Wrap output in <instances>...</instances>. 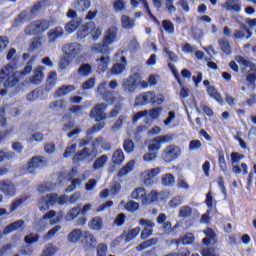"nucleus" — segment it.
Returning <instances> with one entry per match:
<instances>
[{
  "instance_id": "obj_1",
  "label": "nucleus",
  "mask_w": 256,
  "mask_h": 256,
  "mask_svg": "<svg viewBox=\"0 0 256 256\" xmlns=\"http://www.w3.org/2000/svg\"><path fill=\"white\" fill-rule=\"evenodd\" d=\"M17 68L7 64L0 70V83H3L5 89H13L19 83Z\"/></svg>"
},
{
  "instance_id": "obj_2",
  "label": "nucleus",
  "mask_w": 256,
  "mask_h": 256,
  "mask_svg": "<svg viewBox=\"0 0 256 256\" xmlns=\"http://www.w3.org/2000/svg\"><path fill=\"white\" fill-rule=\"evenodd\" d=\"M68 200L69 196L67 195L58 196L55 193L48 194L38 200V209L42 213H45V211H49V209L53 207V205H63L64 203H67Z\"/></svg>"
},
{
  "instance_id": "obj_3",
  "label": "nucleus",
  "mask_w": 256,
  "mask_h": 256,
  "mask_svg": "<svg viewBox=\"0 0 256 256\" xmlns=\"http://www.w3.org/2000/svg\"><path fill=\"white\" fill-rule=\"evenodd\" d=\"M115 41H117V27L112 26L105 31L103 43L93 45L92 51H95V53H108L109 45H113Z\"/></svg>"
},
{
  "instance_id": "obj_4",
  "label": "nucleus",
  "mask_w": 256,
  "mask_h": 256,
  "mask_svg": "<svg viewBox=\"0 0 256 256\" xmlns=\"http://www.w3.org/2000/svg\"><path fill=\"white\" fill-rule=\"evenodd\" d=\"M51 24L47 20H37L30 23L24 30L25 35H43Z\"/></svg>"
},
{
  "instance_id": "obj_5",
  "label": "nucleus",
  "mask_w": 256,
  "mask_h": 256,
  "mask_svg": "<svg viewBox=\"0 0 256 256\" xmlns=\"http://www.w3.org/2000/svg\"><path fill=\"white\" fill-rule=\"evenodd\" d=\"M45 165H47L45 157L35 156L21 168V171L24 175H29L31 173H35L37 169L45 167Z\"/></svg>"
},
{
  "instance_id": "obj_6",
  "label": "nucleus",
  "mask_w": 256,
  "mask_h": 256,
  "mask_svg": "<svg viewBox=\"0 0 256 256\" xmlns=\"http://www.w3.org/2000/svg\"><path fill=\"white\" fill-rule=\"evenodd\" d=\"M62 51L66 59H69V61H74L78 55H81L83 46L78 42L67 43L63 45Z\"/></svg>"
},
{
  "instance_id": "obj_7",
  "label": "nucleus",
  "mask_w": 256,
  "mask_h": 256,
  "mask_svg": "<svg viewBox=\"0 0 256 256\" xmlns=\"http://www.w3.org/2000/svg\"><path fill=\"white\" fill-rule=\"evenodd\" d=\"M230 157L232 161L233 173H235L236 175H247L249 167L245 163H242L241 167L238 165L240 161H243V159H245V156L237 152H232Z\"/></svg>"
},
{
  "instance_id": "obj_8",
  "label": "nucleus",
  "mask_w": 256,
  "mask_h": 256,
  "mask_svg": "<svg viewBox=\"0 0 256 256\" xmlns=\"http://www.w3.org/2000/svg\"><path fill=\"white\" fill-rule=\"evenodd\" d=\"M121 87L125 93L132 94L137 91V88L139 87V74H133L124 79Z\"/></svg>"
},
{
  "instance_id": "obj_9",
  "label": "nucleus",
  "mask_w": 256,
  "mask_h": 256,
  "mask_svg": "<svg viewBox=\"0 0 256 256\" xmlns=\"http://www.w3.org/2000/svg\"><path fill=\"white\" fill-rule=\"evenodd\" d=\"M157 175H161V167H156V168L145 170L141 174L142 183L146 187H151L155 183V181L153 179H155V177H157Z\"/></svg>"
},
{
  "instance_id": "obj_10",
  "label": "nucleus",
  "mask_w": 256,
  "mask_h": 256,
  "mask_svg": "<svg viewBox=\"0 0 256 256\" xmlns=\"http://www.w3.org/2000/svg\"><path fill=\"white\" fill-rule=\"evenodd\" d=\"M97 157L95 151L89 150V148H84L77 152L73 157V163H79V161H85L86 163H91L93 159Z\"/></svg>"
},
{
  "instance_id": "obj_11",
  "label": "nucleus",
  "mask_w": 256,
  "mask_h": 256,
  "mask_svg": "<svg viewBox=\"0 0 256 256\" xmlns=\"http://www.w3.org/2000/svg\"><path fill=\"white\" fill-rule=\"evenodd\" d=\"M181 155V148L176 146H168L165 148L162 152V159L166 163H171L172 161H175L177 157Z\"/></svg>"
},
{
  "instance_id": "obj_12",
  "label": "nucleus",
  "mask_w": 256,
  "mask_h": 256,
  "mask_svg": "<svg viewBox=\"0 0 256 256\" xmlns=\"http://www.w3.org/2000/svg\"><path fill=\"white\" fill-rule=\"evenodd\" d=\"M96 95L102 97V99L106 101V103H115L113 92L107 90V82H102L98 85L96 89Z\"/></svg>"
},
{
  "instance_id": "obj_13",
  "label": "nucleus",
  "mask_w": 256,
  "mask_h": 256,
  "mask_svg": "<svg viewBox=\"0 0 256 256\" xmlns=\"http://www.w3.org/2000/svg\"><path fill=\"white\" fill-rule=\"evenodd\" d=\"M105 111H107V104L101 103L97 104L91 111L90 117L92 119H96V121H101L103 119H107L109 117Z\"/></svg>"
},
{
  "instance_id": "obj_14",
  "label": "nucleus",
  "mask_w": 256,
  "mask_h": 256,
  "mask_svg": "<svg viewBox=\"0 0 256 256\" xmlns=\"http://www.w3.org/2000/svg\"><path fill=\"white\" fill-rule=\"evenodd\" d=\"M0 191L5 197H15V195H17V188L13 182L9 180L0 181Z\"/></svg>"
},
{
  "instance_id": "obj_15",
  "label": "nucleus",
  "mask_w": 256,
  "mask_h": 256,
  "mask_svg": "<svg viewBox=\"0 0 256 256\" xmlns=\"http://www.w3.org/2000/svg\"><path fill=\"white\" fill-rule=\"evenodd\" d=\"M139 225L143 227L141 239H149V237L153 235V227H155V223L148 219H140Z\"/></svg>"
},
{
  "instance_id": "obj_16",
  "label": "nucleus",
  "mask_w": 256,
  "mask_h": 256,
  "mask_svg": "<svg viewBox=\"0 0 256 256\" xmlns=\"http://www.w3.org/2000/svg\"><path fill=\"white\" fill-rule=\"evenodd\" d=\"M170 140L171 137L169 136H158L154 138L152 142L148 145V151H160L161 145H163V143H169Z\"/></svg>"
},
{
  "instance_id": "obj_17",
  "label": "nucleus",
  "mask_w": 256,
  "mask_h": 256,
  "mask_svg": "<svg viewBox=\"0 0 256 256\" xmlns=\"http://www.w3.org/2000/svg\"><path fill=\"white\" fill-rule=\"evenodd\" d=\"M64 213L62 211L55 212V210H50L46 214H44V219L49 221L52 225H57V223H61L63 221Z\"/></svg>"
},
{
  "instance_id": "obj_18",
  "label": "nucleus",
  "mask_w": 256,
  "mask_h": 256,
  "mask_svg": "<svg viewBox=\"0 0 256 256\" xmlns=\"http://www.w3.org/2000/svg\"><path fill=\"white\" fill-rule=\"evenodd\" d=\"M155 101V93L154 92H146L143 93L141 95H139L136 99H135V105H145L147 103H153L154 104Z\"/></svg>"
},
{
  "instance_id": "obj_19",
  "label": "nucleus",
  "mask_w": 256,
  "mask_h": 256,
  "mask_svg": "<svg viewBox=\"0 0 256 256\" xmlns=\"http://www.w3.org/2000/svg\"><path fill=\"white\" fill-rule=\"evenodd\" d=\"M43 71H45V66H39L34 70L32 76L30 77V82H32L33 85H41V83H43V79L45 77Z\"/></svg>"
},
{
  "instance_id": "obj_20",
  "label": "nucleus",
  "mask_w": 256,
  "mask_h": 256,
  "mask_svg": "<svg viewBox=\"0 0 256 256\" xmlns=\"http://www.w3.org/2000/svg\"><path fill=\"white\" fill-rule=\"evenodd\" d=\"M111 59L109 58V55H103L100 58L96 60V67L98 73H105L107 69L109 68V62Z\"/></svg>"
},
{
  "instance_id": "obj_21",
  "label": "nucleus",
  "mask_w": 256,
  "mask_h": 256,
  "mask_svg": "<svg viewBox=\"0 0 256 256\" xmlns=\"http://www.w3.org/2000/svg\"><path fill=\"white\" fill-rule=\"evenodd\" d=\"M25 201H27V198H19L14 200L10 205L9 212L5 208H0V217H3L4 215H9V213H13V211H17V208L21 207V205H23Z\"/></svg>"
},
{
  "instance_id": "obj_22",
  "label": "nucleus",
  "mask_w": 256,
  "mask_h": 256,
  "mask_svg": "<svg viewBox=\"0 0 256 256\" xmlns=\"http://www.w3.org/2000/svg\"><path fill=\"white\" fill-rule=\"evenodd\" d=\"M241 27L243 30H235L233 33L234 39H251V35H253V32L245 25L241 24Z\"/></svg>"
},
{
  "instance_id": "obj_23",
  "label": "nucleus",
  "mask_w": 256,
  "mask_h": 256,
  "mask_svg": "<svg viewBox=\"0 0 256 256\" xmlns=\"http://www.w3.org/2000/svg\"><path fill=\"white\" fill-rule=\"evenodd\" d=\"M63 35H64V31H63V28L61 27L50 29L47 32L48 43H55V41H57V39H61Z\"/></svg>"
},
{
  "instance_id": "obj_24",
  "label": "nucleus",
  "mask_w": 256,
  "mask_h": 256,
  "mask_svg": "<svg viewBox=\"0 0 256 256\" xmlns=\"http://www.w3.org/2000/svg\"><path fill=\"white\" fill-rule=\"evenodd\" d=\"M203 233L206 235V237L202 240V242L206 247H209V245H215V243H217V237L215 236L213 229L207 228L203 231Z\"/></svg>"
},
{
  "instance_id": "obj_25",
  "label": "nucleus",
  "mask_w": 256,
  "mask_h": 256,
  "mask_svg": "<svg viewBox=\"0 0 256 256\" xmlns=\"http://www.w3.org/2000/svg\"><path fill=\"white\" fill-rule=\"evenodd\" d=\"M147 195V190L143 187H138L134 189L131 193L132 199H135L136 201H140L141 205H145V197Z\"/></svg>"
},
{
  "instance_id": "obj_26",
  "label": "nucleus",
  "mask_w": 256,
  "mask_h": 256,
  "mask_svg": "<svg viewBox=\"0 0 256 256\" xmlns=\"http://www.w3.org/2000/svg\"><path fill=\"white\" fill-rule=\"evenodd\" d=\"M41 8V5L36 4L34 5V7L31 9L30 12H22L19 16H18V21H29V19H33V17H35V15H37V11H39V9Z\"/></svg>"
},
{
  "instance_id": "obj_27",
  "label": "nucleus",
  "mask_w": 256,
  "mask_h": 256,
  "mask_svg": "<svg viewBox=\"0 0 256 256\" xmlns=\"http://www.w3.org/2000/svg\"><path fill=\"white\" fill-rule=\"evenodd\" d=\"M83 235H84L83 230L76 228L68 234L67 241L68 243L76 244L78 241H81V239H83Z\"/></svg>"
},
{
  "instance_id": "obj_28",
  "label": "nucleus",
  "mask_w": 256,
  "mask_h": 256,
  "mask_svg": "<svg viewBox=\"0 0 256 256\" xmlns=\"http://www.w3.org/2000/svg\"><path fill=\"white\" fill-rule=\"evenodd\" d=\"M76 89L77 87H75V85H63L55 91L54 97H65V95L73 93V91H75Z\"/></svg>"
},
{
  "instance_id": "obj_29",
  "label": "nucleus",
  "mask_w": 256,
  "mask_h": 256,
  "mask_svg": "<svg viewBox=\"0 0 256 256\" xmlns=\"http://www.w3.org/2000/svg\"><path fill=\"white\" fill-rule=\"evenodd\" d=\"M126 66L127 59H125V57H121V62L114 64L110 70V73H112V75H121L124 73Z\"/></svg>"
},
{
  "instance_id": "obj_30",
  "label": "nucleus",
  "mask_w": 256,
  "mask_h": 256,
  "mask_svg": "<svg viewBox=\"0 0 256 256\" xmlns=\"http://www.w3.org/2000/svg\"><path fill=\"white\" fill-rule=\"evenodd\" d=\"M163 124L165 127L170 128L177 127V125H179V123H177V114H175V111L168 112V115L164 119Z\"/></svg>"
},
{
  "instance_id": "obj_31",
  "label": "nucleus",
  "mask_w": 256,
  "mask_h": 256,
  "mask_svg": "<svg viewBox=\"0 0 256 256\" xmlns=\"http://www.w3.org/2000/svg\"><path fill=\"white\" fill-rule=\"evenodd\" d=\"M91 29H93V22H88L83 26H80L77 32L78 39H85L87 35H90Z\"/></svg>"
},
{
  "instance_id": "obj_32",
  "label": "nucleus",
  "mask_w": 256,
  "mask_h": 256,
  "mask_svg": "<svg viewBox=\"0 0 256 256\" xmlns=\"http://www.w3.org/2000/svg\"><path fill=\"white\" fill-rule=\"evenodd\" d=\"M71 6L73 7V9L79 11V12H83V11H87V9H89L91 7V1L89 0H77L74 1Z\"/></svg>"
},
{
  "instance_id": "obj_33",
  "label": "nucleus",
  "mask_w": 256,
  "mask_h": 256,
  "mask_svg": "<svg viewBox=\"0 0 256 256\" xmlns=\"http://www.w3.org/2000/svg\"><path fill=\"white\" fill-rule=\"evenodd\" d=\"M22 225H25V221L23 220H18L9 224L4 228L3 235H9V233H13V231H17V229H21Z\"/></svg>"
},
{
  "instance_id": "obj_34",
  "label": "nucleus",
  "mask_w": 256,
  "mask_h": 256,
  "mask_svg": "<svg viewBox=\"0 0 256 256\" xmlns=\"http://www.w3.org/2000/svg\"><path fill=\"white\" fill-rule=\"evenodd\" d=\"M141 233V228L136 227L132 230H129L127 232H124L122 237L126 243H130V241H133Z\"/></svg>"
},
{
  "instance_id": "obj_35",
  "label": "nucleus",
  "mask_w": 256,
  "mask_h": 256,
  "mask_svg": "<svg viewBox=\"0 0 256 256\" xmlns=\"http://www.w3.org/2000/svg\"><path fill=\"white\" fill-rule=\"evenodd\" d=\"M57 85V72L51 71L47 75L46 79V89L47 91H51L53 87Z\"/></svg>"
},
{
  "instance_id": "obj_36",
  "label": "nucleus",
  "mask_w": 256,
  "mask_h": 256,
  "mask_svg": "<svg viewBox=\"0 0 256 256\" xmlns=\"http://www.w3.org/2000/svg\"><path fill=\"white\" fill-rule=\"evenodd\" d=\"M88 227L92 231H101L103 229V219L101 217H94L88 223Z\"/></svg>"
},
{
  "instance_id": "obj_37",
  "label": "nucleus",
  "mask_w": 256,
  "mask_h": 256,
  "mask_svg": "<svg viewBox=\"0 0 256 256\" xmlns=\"http://www.w3.org/2000/svg\"><path fill=\"white\" fill-rule=\"evenodd\" d=\"M80 213H81V210L79 209V207H74L70 209L64 218L66 223H71V221H75V219L79 217Z\"/></svg>"
},
{
  "instance_id": "obj_38",
  "label": "nucleus",
  "mask_w": 256,
  "mask_h": 256,
  "mask_svg": "<svg viewBox=\"0 0 256 256\" xmlns=\"http://www.w3.org/2000/svg\"><path fill=\"white\" fill-rule=\"evenodd\" d=\"M193 215V208L191 206H182L179 208L178 217L179 219H189Z\"/></svg>"
},
{
  "instance_id": "obj_39",
  "label": "nucleus",
  "mask_w": 256,
  "mask_h": 256,
  "mask_svg": "<svg viewBox=\"0 0 256 256\" xmlns=\"http://www.w3.org/2000/svg\"><path fill=\"white\" fill-rule=\"evenodd\" d=\"M83 237H84L83 243L85 247L90 248V247H93L95 243H97L95 236H93V234H91V232L89 231H84Z\"/></svg>"
},
{
  "instance_id": "obj_40",
  "label": "nucleus",
  "mask_w": 256,
  "mask_h": 256,
  "mask_svg": "<svg viewBox=\"0 0 256 256\" xmlns=\"http://www.w3.org/2000/svg\"><path fill=\"white\" fill-rule=\"evenodd\" d=\"M157 201H159L157 191L152 190L149 194H146V197L144 199V207H147L148 205H153V203H157Z\"/></svg>"
},
{
  "instance_id": "obj_41",
  "label": "nucleus",
  "mask_w": 256,
  "mask_h": 256,
  "mask_svg": "<svg viewBox=\"0 0 256 256\" xmlns=\"http://www.w3.org/2000/svg\"><path fill=\"white\" fill-rule=\"evenodd\" d=\"M224 9H226V11H235L236 13H239V11H241V5H239L237 0H228L224 4Z\"/></svg>"
},
{
  "instance_id": "obj_42",
  "label": "nucleus",
  "mask_w": 256,
  "mask_h": 256,
  "mask_svg": "<svg viewBox=\"0 0 256 256\" xmlns=\"http://www.w3.org/2000/svg\"><path fill=\"white\" fill-rule=\"evenodd\" d=\"M112 163L115 165H121V163H125V154L123 150L118 149L112 155Z\"/></svg>"
},
{
  "instance_id": "obj_43",
  "label": "nucleus",
  "mask_w": 256,
  "mask_h": 256,
  "mask_svg": "<svg viewBox=\"0 0 256 256\" xmlns=\"http://www.w3.org/2000/svg\"><path fill=\"white\" fill-rule=\"evenodd\" d=\"M161 183L164 187H173L175 185V176L171 173L162 175Z\"/></svg>"
},
{
  "instance_id": "obj_44",
  "label": "nucleus",
  "mask_w": 256,
  "mask_h": 256,
  "mask_svg": "<svg viewBox=\"0 0 256 256\" xmlns=\"http://www.w3.org/2000/svg\"><path fill=\"white\" fill-rule=\"evenodd\" d=\"M218 45L221 51L225 53V55H229L231 53V44L229 43V40L220 38L218 40Z\"/></svg>"
},
{
  "instance_id": "obj_45",
  "label": "nucleus",
  "mask_w": 256,
  "mask_h": 256,
  "mask_svg": "<svg viewBox=\"0 0 256 256\" xmlns=\"http://www.w3.org/2000/svg\"><path fill=\"white\" fill-rule=\"evenodd\" d=\"M109 161V158L107 155H102L98 159H96L93 163V169L94 171H97L99 169H103L105 167V164Z\"/></svg>"
},
{
  "instance_id": "obj_46",
  "label": "nucleus",
  "mask_w": 256,
  "mask_h": 256,
  "mask_svg": "<svg viewBox=\"0 0 256 256\" xmlns=\"http://www.w3.org/2000/svg\"><path fill=\"white\" fill-rule=\"evenodd\" d=\"M120 207H125L130 213H135L139 209V203L135 201H129L125 204V201L120 202Z\"/></svg>"
},
{
  "instance_id": "obj_47",
  "label": "nucleus",
  "mask_w": 256,
  "mask_h": 256,
  "mask_svg": "<svg viewBox=\"0 0 256 256\" xmlns=\"http://www.w3.org/2000/svg\"><path fill=\"white\" fill-rule=\"evenodd\" d=\"M135 167V161L131 160L129 161L118 173V177H125L128 173H131L133 171V168Z\"/></svg>"
},
{
  "instance_id": "obj_48",
  "label": "nucleus",
  "mask_w": 256,
  "mask_h": 256,
  "mask_svg": "<svg viewBox=\"0 0 256 256\" xmlns=\"http://www.w3.org/2000/svg\"><path fill=\"white\" fill-rule=\"evenodd\" d=\"M121 23L123 29H133L135 27V20H131V18L127 15H123L121 18Z\"/></svg>"
},
{
  "instance_id": "obj_49",
  "label": "nucleus",
  "mask_w": 256,
  "mask_h": 256,
  "mask_svg": "<svg viewBox=\"0 0 256 256\" xmlns=\"http://www.w3.org/2000/svg\"><path fill=\"white\" fill-rule=\"evenodd\" d=\"M236 61H237V63H239V65H242V67H248L249 69H251V71H256L255 64H253L251 61L243 58L242 56H237Z\"/></svg>"
},
{
  "instance_id": "obj_50",
  "label": "nucleus",
  "mask_w": 256,
  "mask_h": 256,
  "mask_svg": "<svg viewBox=\"0 0 256 256\" xmlns=\"http://www.w3.org/2000/svg\"><path fill=\"white\" fill-rule=\"evenodd\" d=\"M45 139V136L41 132L32 133L28 138V143H41Z\"/></svg>"
},
{
  "instance_id": "obj_51",
  "label": "nucleus",
  "mask_w": 256,
  "mask_h": 256,
  "mask_svg": "<svg viewBox=\"0 0 256 256\" xmlns=\"http://www.w3.org/2000/svg\"><path fill=\"white\" fill-rule=\"evenodd\" d=\"M208 95H210V97H212L213 99H215L218 103H220L221 105H223V97L221 96V94L217 93V90L215 89V87L213 86H209L208 89Z\"/></svg>"
},
{
  "instance_id": "obj_52",
  "label": "nucleus",
  "mask_w": 256,
  "mask_h": 256,
  "mask_svg": "<svg viewBox=\"0 0 256 256\" xmlns=\"http://www.w3.org/2000/svg\"><path fill=\"white\" fill-rule=\"evenodd\" d=\"M161 113H163L162 107L151 109L147 111V119H159Z\"/></svg>"
},
{
  "instance_id": "obj_53",
  "label": "nucleus",
  "mask_w": 256,
  "mask_h": 256,
  "mask_svg": "<svg viewBox=\"0 0 256 256\" xmlns=\"http://www.w3.org/2000/svg\"><path fill=\"white\" fill-rule=\"evenodd\" d=\"M48 227H49V223H47V219H45V216H43L41 220H39L34 224L35 231H39V232L44 231Z\"/></svg>"
},
{
  "instance_id": "obj_54",
  "label": "nucleus",
  "mask_w": 256,
  "mask_h": 256,
  "mask_svg": "<svg viewBox=\"0 0 256 256\" xmlns=\"http://www.w3.org/2000/svg\"><path fill=\"white\" fill-rule=\"evenodd\" d=\"M44 43H45V38L42 36H37L32 40L30 47L31 49H41Z\"/></svg>"
},
{
  "instance_id": "obj_55",
  "label": "nucleus",
  "mask_w": 256,
  "mask_h": 256,
  "mask_svg": "<svg viewBox=\"0 0 256 256\" xmlns=\"http://www.w3.org/2000/svg\"><path fill=\"white\" fill-rule=\"evenodd\" d=\"M11 159H15L14 152H9L7 150H0V163H3L5 160L11 161Z\"/></svg>"
},
{
  "instance_id": "obj_56",
  "label": "nucleus",
  "mask_w": 256,
  "mask_h": 256,
  "mask_svg": "<svg viewBox=\"0 0 256 256\" xmlns=\"http://www.w3.org/2000/svg\"><path fill=\"white\" fill-rule=\"evenodd\" d=\"M58 251L57 246L53 244H48L45 246L41 256H53L55 255V252Z\"/></svg>"
},
{
  "instance_id": "obj_57",
  "label": "nucleus",
  "mask_w": 256,
  "mask_h": 256,
  "mask_svg": "<svg viewBox=\"0 0 256 256\" xmlns=\"http://www.w3.org/2000/svg\"><path fill=\"white\" fill-rule=\"evenodd\" d=\"M79 21H76V20H71L70 22H68L66 25H65V30L71 34V33H74V31H77V29H79Z\"/></svg>"
},
{
  "instance_id": "obj_58",
  "label": "nucleus",
  "mask_w": 256,
  "mask_h": 256,
  "mask_svg": "<svg viewBox=\"0 0 256 256\" xmlns=\"http://www.w3.org/2000/svg\"><path fill=\"white\" fill-rule=\"evenodd\" d=\"M102 143L101 149L104 151H111V144L105 140L103 137H99L93 141V145H99L98 143Z\"/></svg>"
},
{
  "instance_id": "obj_59",
  "label": "nucleus",
  "mask_w": 256,
  "mask_h": 256,
  "mask_svg": "<svg viewBox=\"0 0 256 256\" xmlns=\"http://www.w3.org/2000/svg\"><path fill=\"white\" fill-rule=\"evenodd\" d=\"M193 241H195V236L192 233H188L178 241L177 245H191Z\"/></svg>"
},
{
  "instance_id": "obj_60",
  "label": "nucleus",
  "mask_w": 256,
  "mask_h": 256,
  "mask_svg": "<svg viewBox=\"0 0 256 256\" xmlns=\"http://www.w3.org/2000/svg\"><path fill=\"white\" fill-rule=\"evenodd\" d=\"M218 157V163L221 171H223V173H227V162L225 161V154L223 151H219Z\"/></svg>"
},
{
  "instance_id": "obj_61",
  "label": "nucleus",
  "mask_w": 256,
  "mask_h": 256,
  "mask_svg": "<svg viewBox=\"0 0 256 256\" xmlns=\"http://www.w3.org/2000/svg\"><path fill=\"white\" fill-rule=\"evenodd\" d=\"M78 73L82 77H89V75H91V65L82 64L78 69Z\"/></svg>"
},
{
  "instance_id": "obj_62",
  "label": "nucleus",
  "mask_w": 256,
  "mask_h": 256,
  "mask_svg": "<svg viewBox=\"0 0 256 256\" xmlns=\"http://www.w3.org/2000/svg\"><path fill=\"white\" fill-rule=\"evenodd\" d=\"M183 203V198L181 196H175L168 202L170 209H177Z\"/></svg>"
},
{
  "instance_id": "obj_63",
  "label": "nucleus",
  "mask_w": 256,
  "mask_h": 256,
  "mask_svg": "<svg viewBox=\"0 0 256 256\" xmlns=\"http://www.w3.org/2000/svg\"><path fill=\"white\" fill-rule=\"evenodd\" d=\"M59 231H61V225L54 226L47 232V234L44 236V239L48 241L52 237H55Z\"/></svg>"
},
{
  "instance_id": "obj_64",
  "label": "nucleus",
  "mask_w": 256,
  "mask_h": 256,
  "mask_svg": "<svg viewBox=\"0 0 256 256\" xmlns=\"http://www.w3.org/2000/svg\"><path fill=\"white\" fill-rule=\"evenodd\" d=\"M201 147H203L201 140H192L189 143V151L190 152L199 151V149H201Z\"/></svg>"
}]
</instances>
